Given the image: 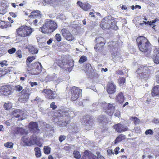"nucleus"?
<instances>
[{
	"label": "nucleus",
	"instance_id": "f257e3e1",
	"mask_svg": "<svg viewBox=\"0 0 159 159\" xmlns=\"http://www.w3.org/2000/svg\"><path fill=\"white\" fill-rule=\"evenodd\" d=\"M57 124L61 126H65L70 122L71 118L75 116L74 111L65 110L61 112H60Z\"/></svg>",
	"mask_w": 159,
	"mask_h": 159
},
{
	"label": "nucleus",
	"instance_id": "f03ea898",
	"mask_svg": "<svg viewBox=\"0 0 159 159\" xmlns=\"http://www.w3.org/2000/svg\"><path fill=\"white\" fill-rule=\"evenodd\" d=\"M137 45L139 50L143 52H147V56H150L151 52L150 43L148 39L143 36L138 37L136 39Z\"/></svg>",
	"mask_w": 159,
	"mask_h": 159
},
{
	"label": "nucleus",
	"instance_id": "7ed1b4c3",
	"mask_svg": "<svg viewBox=\"0 0 159 159\" xmlns=\"http://www.w3.org/2000/svg\"><path fill=\"white\" fill-rule=\"evenodd\" d=\"M116 24L114 18L110 16L105 17L102 20L101 26L103 29L111 28L116 30L118 28Z\"/></svg>",
	"mask_w": 159,
	"mask_h": 159
},
{
	"label": "nucleus",
	"instance_id": "20e7f679",
	"mask_svg": "<svg viewBox=\"0 0 159 159\" xmlns=\"http://www.w3.org/2000/svg\"><path fill=\"white\" fill-rule=\"evenodd\" d=\"M136 72L139 75L141 78H146L149 76L150 74L154 72V69L152 66H147L146 65L140 66Z\"/></svg>",
	"mask_w": 159,
	"mask_h": 159
},
{
	"label": "nucleus",
	"instance_id": "39448f33",
	"mask_svg": "<svg viewBox=\"0 0 159 159\" xmlns=\"http://www.w3.org/2000/svg\"><path fill=\"white\" fill-rule=\"evenodd\" d=\"M56 23L53 20H50L46 21L40 28L41 31L43 33H50L54 31L57 28Z\"/></svg>",
	"mask_w": 159,
	"mask_h": 159
},
{
	"label": "nucleus",
	"instance_id": "423d86ee",
	"mask_svg": "<svg viewBox=\"0 0 159 159\" xmlns=\"http://www.w3.org/2000/svg\"><path fill=\"white\" fill-rule=\"evenodd\" d=\"M109 45L111 50V55L114 61L116 62L122 61L121 57L118 51V44L116 42H112Z\"/></svg>",
	"mask_w": 159,
	"mask_h": 159
},
{
	"label": "nucleus",
	"instance_id": "0eeeda50",
	"mask_svg": "<svg viewBox=\"0 0 159 159\" xmlns=\"http://www.w3.org/2000/svg\"><path fill=\"white\" fill-rule=\"evenodd\" d=\"M114 103H112L108 104L104 102L102 103L101 106L103 109V111L109 116H111L114 111Z\"/></svg>",
	"mask_w": 159,
	"mask_h": 159
},
{
	"label": "nucleus",
	"instance_id": "6e6552de",
	"mask_svg": "<svg viewBox=\"0 0 159 159\" xmlns=\"http://www.w3.org/2000/svg\"><path fill=\"white\" fill-rule=\"evenodd\" d=\"M29 137L26 136L22 137L21 138V140L24 143L23 145L24 146H31L35 144L37 142V136L35 134H33L31 136L30 140H28Z\"/></svg>",
	"mask_w": 159,
	"mask_h": 159
},
{
	"label": "nucleus",
	"instance_id": "1a4fd4ad",
	"mask_svg": "<svg viewBox=\"0 0 159 159\" xmlns=\"http://www.w3.org/2000/svg\"><path fill=\"white\" fill-rule=\"evenodd\" d=\"M96 154L97 155V157L90 152L86 150L84 152V155L81 159H105L104 157L101 155L100 152H97Z\"/></svg>",
	"mask_w": 159,
	"mask_h": 159
},
{
	"label": "nucleus",
	"instance_id": "9d476101",
	"mask_svg": "<svg viewBox=\"0 0 159 159\" xmlns=\"http://www.w3.org/2000/svg\"><path fill=\"white\" fill-rule=\"evenodd\" d=\"M80 121L82 125L92 127L94 125L93 119L89 115H86L82 117L80 119Z\"/></svg>",
	"mask_w": 159,
	"mask_h": 159
},
{
	"label": "nucleus",
	"instance_id": "9b49d317",
	"mask_svg": "<svg viewBox=\"0 0 159 159\" xmlns=\"http://www.w3.org/2000/svg\"><path fill=\"white\" fill-rule=\"evenodd\" d=\"M82 90L80 89L78 87L74 86L71 89V93L72 94L71 99L73 101H75L78 98L81 96Z\"/></svg>",
	"mask_w": 159,
	"mask_h": 159
},
{
	"label": "nucleus",
	"instance_id": "f8f14e48",
	"mask_svg": "<svg viewBox=\"0 0 159 159\" xmlns=\"http://www.w3.org/2000/svg\"><path fill=\"white\" fill-rule=\"evenodd\" d=\"M42 93L43 94L45 97L49 99H53L57 97V94L55 91H53L51 89H44Z\"/></svg>",
	"mask_w": 159,
	"mask_h": 159
},
{
	"label": "nucleus",
	"instance_id": "ddd939ff",
	"mask_svg": "<svg viewBox=\"0 0 159 159\" xmlns=\"http://www.w3.org/2000/svg\"><path fill=\"white\" fill-rule=\"evenodd\" d=\"M11 89L8 85L2 86L0 89V94L8 96L11 94Z\"/></svg>",
	"mask_w": 159,
	"mask_h": 159
},
{
	"label": "nucleus",
	"instance_id": "4468645a",
	"mask_svg": "<svg viewBox=\"0 0 159 159\" xmlns=\"http://www.w3.org/2000/svg\"><path fill=\"white\" fill-rule=\"evenodd\" d=\"M61 32L63 36L69 41H72L74 39L73 35L69 32V30L66 29H62Z\"/></svg>",
	"mask_w": 159,
	"mask_h": 159
},
{
	"label": "nucleus",
	"instance_id": "2eb2a0df",
	"mask_svg": "<svg viewBox=\"0 0 159 159\" xmlns=\"http://www.w3.org/2000/svg\"><path fill=\"white\" fill-rule=\"evenodd\" d=\"M30 130L34 133L33 134H36L40 132V129L38 128V124L36 122H31L29 125Z\"/></svg>",
	"mask_w": 159,
	"mask_h": 159
},
{
	"label": "nucleus",
	"instance_id": "dca6fc26",
	"mask_svg": "<svg viewBox=\"0 0 159 159\" xmlns=\"http://www.w3.org/2000/svg\"><path fill=\"white\" fill-rule=\"evenodd\" d=\"M150 55L149 57H151L155 63H159V48L155 49L151 55L150 53Z\"/></svg>",
	"mask_w": 159,
	"mask_h": 159
},
{
	"label": "nucleus",
	"instance_id": "f3484780",
	"mask_svg": "<svg viewBox=\"0 0 159 159\" xmlns=\"http://www.w3.org/2000/svg\"><path fill=\"white\" fill-rule=\"evenodd\" d=\"M113 127L116 131L118 132H122L128 130V128L126 125L120 123H118L114 125Z\"/></svg>",
	"mask_w": 159,
	"mask_h": 159
},
{
	"label": "nucleus",
	"instance_id": "a211bd4d",
	"mask_svg": "<svg viewBox=\"0 0 159 159\" xmlns=\"http://www.w3.org/2000/svg\"><path fill=\"white\" fill-rule=\"evenodd\" d=\"M107 90L109 94H112L114 93L116 90V85L112 82L108 83L107 84Z\"/></svg>",
	"mask_w": 159,
	"mask_h": 159
},
{
	"label": "nucleus",
	"instance_id": "6ab92c4d",
	"mask_svg": "<svg viewBox=\"0 0 159 159\" xmlns=\"http://www.w3.org/2000/svg\"><path fill=\"white\" fill-rule=\"evenodd\" d=\"M31 68L35 70V74H38L42 70V66L40 63L37 62L31 64Z\"/></svg>",
	"mask_w": 159,
	"mask_h": 159
},
{
	"label": "nucleus",
	"instance_id": "aec40b11",
	"mask_svg": "<svg viewBox=\"0 0 159 159\" xmlns=\"http://www.w3.org/2000/svg\"><path fill=\"white\" fill-rule=\"evenodd\" d=\"M26 92H27L26 90L24 89H23L21 91V93L22 95L21 98L19 99V101L20 102L24 103L28 99L30 95L28 93H26Z\"/></svg>",
	"mask_w": 159,
	"mask_h": 159
},
{
	"label": "nucleus",
	"instance_id": "412c9836",
	"mask_svg": "<svg viewBox=\"0 0 159 159\" xmlns=\"http://www.w3.org/2000/svg\"><path fill=\"white\" fill-rule=\"evenodd\" d=\"M23 28V26H22L16 30V37L17 38L19 37H26V34L24 33L25 30H24Z\"/></svg>",
	"mask_w": 159,
	"mask_h": 159
},
{
	"label": "nucleus",
	"instance_id": "4be33fe9",
	"mask_svg": "<svg viewBox=\"0 0 159 159\" xmlns=\"http://www.w3.org/2000/svg\"><path fill=\"white\" fill-rule=\"evenodd\" d=\"M77 3L82 9L85 11L88 10L91 8V6L87 2L83 3L82 2L78 1Z\"/></svg>",
	"mask_w": 159,
	"mask_h": 159
},
{
	"label": "nucleus",
	"instance_id": "5701e85b",
	"mask_svg": "<svg viewBox=\"0 0 159 159\" xmlns=\"http://www.w3.org/2000/svg\"><path fill=\"white\" fill-rule=\"evenodd\" d=\"M41 12L39 10H35L33 11L30 13V15L29 16L30 18H40L42 16V14Z\"/></svg>",
	"mask_w": 159,
	"mask_h": 159
},
{
	"label": "nucleus",
	"instance_id": "b1692460",
	"mask_svg": "<svg viewBox=\"0 0 159 159\" xmlns=\"http://www.w3.org/2000/svg\"><path fill=\"white\" fill-rule=\"evenodd\" d=\"M96 44L95 48H98L99 45L101 46H104L105 44V40L104 38L102 37H100L96 38Z\"/></svg>",
	"mask_w": 159,
	"mask_h": 159
},
{
	"label": "nucleus",
	"instance_id": "393cba45",
	"mask_svg": "<svg viewBox=\"0 0 159 159\" xmlns=\"http://www.w3.org/2000/svg\"><path fill=\"white\" fill-rule=\"evenodd\" d=\"M125 99L123 93L122 92H120L116 96V102L120 103H122Z\"/></svg>",
	"mask_w": 159,
	"mask_h": 159
},
{
	"label": "nucleus",
	"instance_id": "a878e982",
	"mask_svg": "<svg viewBox=\"0 0 159 159\" xmlns=\"http://www.w3.org/2000/svg\"><path fill=\"white\" fill-rule=\"evenodd\" d=\"M15 133L16 134L20 135L27 134L25 130L22 128L17 127L15 129Z\"/></svg>",
	"mask_w": 159,
	"mask_h": 159
},
{
	"label": "nucleus",
	"instance_id": "bb28decb",
	"mask_svg": "<svg viewBox=\"0 0 159 159\" xmlns=\"http://www.w3.org/2000/svg\"><path fill=\"white\" fill-rule=\"evenodd\" d=\"M57 74L54 73L52 75H48L45 77V80L46 82L49 81H53L54 82V80H57Z\"/></svg>",
	"mask_w": 159,
	"mask_h": 159
},
{
	"label": "nucleus",
	"instance_id": "cd10ccee",
	"mask_svg": "<svg viewBox=\"0 0 159 159\" xmlns=\"http://www.w3.org/2000/svg\"><path fill=\"white\" fill-rule=\"evenodd\" d=\"M98 121L99 123L103 124L105 123H106L107 122V119L106 116L103 115H100L99 116L98 118Z\"/></svg>",
	"mask_w": 159,
	"mask_h": 159
},
{
	"label": "nucleus",
	"instance_id": "c85d7f7f",
	"mask_svg": "<svg viewBox=\"0 0 159 159\" xmlns=\"http://www.w3.org/2000/svg\"><path fill=\"white\" fill-rule=\"evenodd\" d=\"M11 26L10 23L8 21H1L0 22V27L2 28H7Z\"/></svg>",
	"mask_w": 159,
	"mask_h": 159
},
{
	"label": "nucleus",
	"instance_id": "c756f323",
	"mask_svg": "<svg viewBox=\"0 0 159 159\" xmlns=\"http://www.w3.org/2000/svg\"><path fill=\"white\" fill-rule=\"evenodd\" d=\"M28 50L29 52L33 54H37L38 52V48L32 45H30L29 46Z\"/></svg>",
	"mask_w": 159,
	"mask_h": 159
},
{
	"label": "nucleus",
	"instance_id": "7c9ffc66",
	"mask_svg": "<svg viewBox=\"0 0 159 159\" xmlns=\"http://www.w3.org/2000/svg\"><path fill=\"white\" fill-rule=\"evenodd\" d=\"M23 26L24 30L26 31L24 32L25 34H26V37L29 36L32 32V28L26 25H23Z\"/></svg>",
	"mask_w": 159,
	"mask_h": 159
},
{
	"label": "nucleus",
	"instance_id": "2f4dec72",
	"mask_svg": "<svg viewBox=\"0 0 159 159\" xmlns=\"http://www.w3.org/2000/svg\"><path fill=\"white\" fill-rule=\"evenodd\" d=\"M152 94L153 97H155L156 96L159 95V85L155 86L153 88Z\"/></svg>",
	"mask_w": 159,
	"mask_h": 159
},
{
	"label": "nucleus",
	"instance_id": "473e14b6",
	"mask_svg": "<svg viewBox=\"0 0 159 159\" xmlns=\"http://www.w3.org/2000/svg\"><path fill=\"white\" fill-rule=\"evenodd\" d=\"M45 3L51 6H54L57 4V0H43Z\"/></svg>",
	"mask_w": 159,
	"mask_h": 159
},
{
	"label": "nucleus",
	"instance_id": "72a5a7b5",
	"mask_svg": "<svg viewBox=\"0 0 159 159\" xmlns=\"http://www.w3.org/2000/svg\"><path fill=\"white\" fill-rule=\"evenodd\" d=\"M21 114H22V112L19 109L15 110L13 111V115L16 118L19 117Z\"/></svg>",
	"mask_w": 159,
	"mask_h": 159
},
{
	"label": "nucleus",
	"instance_id": "f704fd0d",
	"mask_svg": "<svg viewBox=\"0 0 159 159\" xmlns=\"http://www.w3.org/2000/svg\"><path fill=\"white\" fill-rule=\"evenodd\" d=\"M125 138V135L121 134L118 136L115 141V143L116 144L118 142L121 141Z\"/></svg>",
	"mask_w": 159,
	"mask_h": 159
},
{
	"label": "nucleus",
	"instance_id": "c9c22d12",
	"mask_svg": "<svg viewBox=\"0 0 159 159\" xmlns=\"http://www.w3.org/2000/svg\"><path fill=\"white\" fill-rule=\"evenodd\" d=\"M34 151L35 152V155L37 157H39L41 156V151L39 148H35Z\"/></svg>",
	"mask_w": 159,
	"mask_h": 159
},
{
	"label": "nucleus",
	"instance_id": "e433bc0d",
	"mask_svg": "<svg viewBox=\"0 0 159 159\" xmlns=\"http://www.w3.org/2000/svg\"><path fill=\"white\" fill-rule=\"evenodd\" d=\"M51 148L48 146H45L43 148L44 152L45 154H48L50 153Z\"/></svg>",
	"mask_w": 159,
	"mask_h": 159
},
{
	"label": "nucleus",
	"instance_id": "4c0bfd02",
	"mask_svg": "<svg viewBox=\"0 0 159 159\" xmlns=\"http://www.w3.org/2000/svg\"><path fill=\"white\" fill-rule=\"evenodd\" d=\"M56 61L57 65L60 68H62L65 62L63 61V60L57 59L56 60Z\"/></svg>",
	"mask_w": 159,
	"mask_h": 159
},
{
	"label": "nucleus",
	"instance_id": "58836bf2",
	"mask_svg": "<svg viewBox=\"0 0 159 159\" xmlns=\"http://www.w3.org/2000/svg\"><path fill=\"white\" fill-rule=\"evenodd\" d=\"M56 61L57 65L60 68H62L65 62L63 61V60L57 59L56 60Z\"/></svg>",
	"mask_w": 159,
	"mask_h": 159
},
{
	"label": "nucleus",
	"instance_id": "ea45409f",
	"mask_svg": "<svg viewBox=\"0 0 159 159\" xmlns=\"http://www.w3.org/2000/svg\"><path fill=\"white\" fill-rule=\"evenodd\" d=\"M68 131L70 133H76L78 132V129L77 127H71L70 128H69L68 129Z\"/></svg>",
	"mask_w": 159,
	"mask_h": 159
},
{
	"label": "nucleus",
	"instance_id": "a19ab883",
	"mask_svg": "<svg viewBox=\"0 0 159 159\" xmlns=\"http://www.w3.org/2000/svg\"><path fill=\"white\" fill-rule=\"evenodd\" d=\"M125 79L124 78L121 77L118 80V83L120 86L125 85Z\"/></svg>",
	"mask_w": 159,
	"mask_h": 159
},
{
	"label": "nucleus",
	"instance_id": "79ce46f5",
	"mask_svg": "<svg viewBox=\"0 0 159 159\" xmlns=\"http://www.w3.org/2000/svg\"><path fill=\"white\" fill-rule=\"evenodd\" d=\"M13 143L11 142H7L4 144V146L7 148H13Z\"/></svg>",
	"mask_w": 159,
	"mask_h": 159
},
{
	"label": "nucleus",
	"instance_id": "37998d69",
	"mask_svg": "<svg viewBox=\"0 0 159 159\" xmlns=\"http://www.w3.org/2000/svg\"><path fill=\"white\" fill-rule=\"evenodd\" d=\"M73 154L74 157L76 159H79L81 157L80 153L78 151H74Z\"/></svg>",
	"mask_w": 159,
	"mask_h": 159
},
{
	"label": "nucleus",
	"instance_id": "c03bdc74",
	"mask_svg": "<svg viewBox=\"0 0 159 159\" xmlns=\"http://www.w3.org/2000/svg\"><path fill=\"white\" fill-rule=\"evenodd\" d=\"M35 58V56H34L28 57L26 60V62L27 63V65H28V64L31 63Z\"/></svg>",
	"mask_w": 159,
	"mask_h": 159
},
{
	"label": "nucleus",
	"instance_id": "a18cd8bd",
	"mask_svg": "<svg viewBox=\"0 0 159 159\" xmlns=\"http://www.w3.org/2000/svg\"><path fill=\"white\" fill-rule=\"evenodd\" d=\"M87 60V58L85 56H83L80 57L79 61V62L80 63H82L85 61H86Z\"/></svg>",
	"mask_w": 159,
	"mask_h": 159
},
{
	"label": "nucleus",
	"instance_id": "49530a36",
	"mask_svg": "<svg viewBox=\"0 0 159 159\" xmlns=\"http://www.w3.org/2000/svg\"><path fill=\"white\" fill-rule=\"evenodd\" d=\"M4 107L5 109L8 110L11 109V103H5L4 105Z\"/></svg>",
	"mask_w": 159,
	"mask_h": 159
},
{
	"label": "nucleus",
	"instance_id": "de8ad7c7",
	"mask_svg": "<svg viewBox=\"0 0 159 159\" xmlns=\"http://www.w3.org/2000/svg\"><path fill=\"white\" fill-rule=\"evenodd\" d=\"M68 65L69 64H68L67 63L64 62L62 68H63L66 70H68V71H70L69 67H68Z\"/></svg>",
	"mask_w": 159,
	"mask_h": 159
},
{
	"label": "nucleus",
	"instance_id": "09e8293b",
	"mask_svg": "<svg viewBox=\"0 0 159 159\" xmlns=\"http://www.w3.org/2000/svg\"><path fill=\"white\" fill-rule=\"evenodd\" d=\"M85 69L86 71H91L92 69L91 65L90 64H87L85 65Z\"/></svg>",
	"mask_w": 159,
	"mask_h": 159
},
{
	"label": "nucleus",
	"instance_id": "8fccbe9b",
	"mask_svg": "<svg viewBox=\"0 0 159 159\" xmlns=\"http://www.w3.org/2000/svg\"><path fill=\"white\" fill-rule=\"evenodd\" d=\"M55 38L57 42H60L61 40V35L59 34H57L55 35Z\"/></svg>",
	"mask_w": 159,
	"mask_h": 159
},
{
	"label": "nucleus",
	"instance_id": "3c124183",
	"mask_svg": "<svg viewBox=\"0 0 159 159\" xmlns=\"http://www.w3.org/2000/svg\"><path fill=\"white\" fill-rule=\"evenodd\" d=\"M66 138L65 135H61L60 136L59 138V140L60 143L62 142L64 140L66 139Z\"/></svg>",
	"mask_w": 159,
	"mask_h": 159
},
{
	"label": "nucleus",
	"instance_id": "603ef678",
	"mask_svg": "<svg viewBox=\"0 0 159 159\" xmlns=\"http://www.w3.org/2000/svg\"><path fill=\"white\" fill-rule=\"evenodd\" d=\"M6 11L5 9H4V8L2 6L0 7V14L4 15V14Z\"/></svg>",
	"mask_w": 159,
	"mask_h": 159
},
{
	"label": "nucleus",
	"instance_id": "864d4df0",
	"mask_svg": "<svg viewBox=\"0 0 159 159\" xmlns=\"http://www.w3.org/2000/svg\"><path fill=\"white\" fill-rule=\"evenodd\" d=\"M16 51V49L14 48H12L8 50V52L10 54L14 53Z\"/></svg>",
	"mask_w": 159,
	"mask_h": 159
},
{
	"label": "nucleus",
	"instance_id": "5fc2aeb1",
	"mask_svg": "<svg viewBox=\"0 0 159 159\" xmlns=\"http://www.w3.org/2000/svg\"><path fill=\"white\" fill-rule=\"evenodd\" d=\"M153 133V131L151 129H147L145 132V134L146 135L152 134Z\"/></svg>",
	"mask_w": 159,
	"mask_h": 159
},
{
	"label": "nucleus",
	"instance_id": "6e6d98bb",
	"mask_svg": "<svg viewBox=\"0 0 159 159\" xmlns=\"http://www.w3.org/2000/svg\"><path fill=\"white\" fill-rule=\"evenodd\" d=\"M15 88L16 90L18 92L20 91L23 89L22 87L20 85H16L15 86Z\"/></svg>",
	"mask_w": 159,
	"mask_h": 159
},
{
	"label": "nucleus",
	"instance_id": "4d7b16f0",
	"mask_svg": "<svg viewBox=\"0 0 159 159\" xmlns=\"http://www.w3.org/2000/svg\"><path fill=\"white\" fill-rule=\"evenodd\" d=\"M68 64H69L68 67H69V69L70 71H71L72 69V67L73 66V61H70L67 63Z\"/></svg>",
	"mask_w": 159,
	"mask_h": 159
},
{
	"label": "nucleus",
	"instance_id": "13d9d810",
	"mask_svg": "<svg viewBox=\"0 0 159 159\" xmlns=\"http://www.w3.org/2000/svg\"><path fill=\"white\" fill-rule=\"evenodd\" d=\"M7 62V61L4 60L1 62H0V64L2 67L4 65L7 66L8 65V64L6 63Z\"/></svg>",
	"mask_w": 159,
	"mask_h": 159
},
{
	"label": "nucleus",
	"instance_id": "bf43d9fd",
	"mask_svg": "<svg viewBox=\"0 0 159 159\" xmlns=\"http://www.w3.org/2000/svg\"><path fill=\"white\" fill-rule=\"evenodd\" d=\"M103 46H101L100 45L99 46V47L98 48H95L96 45L94 47V48L96 49V51H98L99 52H101L102 51V48H103Z\"/></svg>",
	"mask_w": 159,
	"mask_h": 159
},
{
	"label": "nucleus",
	"instance_id": "052dcab7",
	"mask_svg": "<svg viewBox=\"0 0 159 159\" xmlns=\"http://www.w3.org/2000/svg\"><path fill=\"white\" fill-rule=\"evenodd\" d=\"M17 56L19 58H21L22 57L21 51L20 50H18L16 52Z\"/></svg>",
	"mask_w": 159,
	"mask_h": 159
},
{
	"label": "nucleus",
	"instance_id": "680f3d73",
	"mask_svg": "<svg viewBox=\"0 0 159 159\" xmlns=\"http://www.w3.org/2000/svg\"><path fill=\"white\" fill-rule=\"evenodd\" d=\"M50 107L52 108L53 110H55L57 107V106L55 105V103L54 102H52L50 104Z\"/></svg>",
	"mask_w": 159,
	"mask_h": 159
},
{
	"label": "nucleus",
	"instance_id": "e2e57ef3",
	"mask_svg": "<svg viewBox=\"0 0 159 159\" xmlns=\"http://www.w3.org/2000/svg\"><path fill=\"white\" fill-rule=\"evenodd\" d=\"M120 115V112L119 110H116L114 113V116L117 117H119Z\"/></svg>",
	"mask_w": 159,
	"mask_h": 159
},
{
	"label": "nucleus",
	"instance_id": "0e129e2a",
	"mask_svg": "<svg viewBox=\"0 0 159 159\" xmlns=\"http://www.w3.org/2000/svg\"><path fill=\"white\" fill-rule=\"evenodd\" d=\"M119 149L120 148L119 147H117L114 150V152H115L114 153H115L116 155L117 154L119 153L118 151Z\"/></svg>",
	"mask_w": 159,
	"mask_h": 159
},
{
	"label": "nucleus",
	"instance_id": "69168bd1",
	"mask_svg": "<svg viewBox=\"0 0 159 159\" xmlns=\"http://www.w3.org/2000/svg\"><path fill=\"white\" fill-rule=\"evenodd\" d=\"M61 78L57 77V80H55L54 82L57 83H58L59 82L61 81Z\"/></svg>",
	"mask_w": 159,
	"mask_h": 159
},
{
	"label": "nucleus",
	"instance_id": "338daca9",
	"mask_svg": "<svg viewBox=\"0 0 159 159\" xmlns=\"http://www.w3.org/2000/svg\"><path fill=\"white\" fill-rule=\"evenodd\" d=\"M124 72L123 70H119L117 71V74L122 75H123Z\"/></svg>",
	"mask_w": 159,
	"mask_h": 159
},
{
	"label": "nucleus",
	"instance_id": "774afa93",
	"mask_svg": "<svg viewBox=\"0 0 159 159\" xmlns=\"http://www.w3.org/2000/svg\"><path fill=\"white\" fill-rule=\"evenodd\" d=\"M156 80L157 83H159V74L156 75Z\"/></svg>",
	"mask_w": 159,
	"mask_h": 159
}]
</instances>
